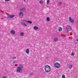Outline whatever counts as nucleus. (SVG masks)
<instances>
[{"mask_svg": "<svg viewBox=\"0 0 78 78\" xmlns=\"http://www.w3.org/2000/svg\"><path fill=\"white\" fill-rule=\"evenodd\" d=\"M23 68V66L21 65H20L19 67H17V70L16 71V72L17 73H19V72L22 73Z\"/></svg>", "mask_w": 78, "mask_h": 78, "instance_id": "obj_1", "label": "nucleus"}, {"mask_svg": "<svg viewBox=\"0 0 78 78\" xmlns=\"http://www.w3.org/2000/svg\"><path fill=\"white\" fill-rule=\"evenodd\" d=\"M44 69L45 70V72L47 73H48L50 72L51 70V68L50 66H49L48 65H47L44 68Z\"/></svg>", "mask_w": 78, "mask_h": 78, "instance_id": "obj_2", "label": "nucleus"}, {"mask_svg": "<svg viewBox=\"0 0 78 78\" xmlns=\"http://www.w3.org/2000/svg\"><path fill=\"white\" fill-rule=\"evenodd\" d=\"M54 67H56V68H59L60 67V64L58 63H55L54 64Z\"/></svg>", "mask_w": 78, "mask_h": 78, "instance_id": "obj_3", "label": "nucleus"}, {"mask_svg": "<svg viewBox=\"0 0 78 78\" xmlns=\"http://www.w3.org/2000/svg\"><path fill=\"white\" fill-rule=\"evenodd\" d=\"M19 16L20 17L22 18L23 16V12H20L19 14Z\"/></svg>", "mask_w": 78, "mask_h": 78, "instance_id": "obj_4", "label": "nucleus"}, {"mask_svg": "<svg viewBox=\"0 0 78 78\" xmlns=\"http://www.w3.org/2000/svg\"><path fill=\"white\" fill-rule=\"evenodd\" d=\"M66 29L68 31H70L72 30V28H71L70 26H68L67 27Z\"/></svg>", "mask_w": 78, "mask_h": 78, "instance_id": "obj_5", "label": "nucleus"}, {"mask_svg": "<svg viewBox=\"0 0 78 78\" xmlns=\"http://www.w3.org/2000/svg\"><path fill=\"white\" fill-rule=\"evenodd\" d=\"M14 17H15V15H9L7 17V19H9L10 18V19H11L12 18H13Z\"/></svg>", "mask_w": 78, "mask_h": 78, "instance_id": "obj_6", "label": "nucleus"}, {"mask_svg": "<svg viewBox=\"0 0 78 78\" xmlns=\"http://www.w3.org/2000/svg\"><path fill=\"white\" fill-rule=\"evenodd\" d=\"M69 20L70 21V22H71V23H73L74 22V20H73V19H72V18L71 17H69Z\"/></svg>", "mask_w": 78, "mask_h": 78, "instance_id": "obj_7", "label": "nucleus"}, {"mask_svg": "<svg viewBox=\"0 0 78 78\" xmlns=\"http://www.w3.org/2000/svg\"><path fill=\"white\" fill-rule=\"evenodd\" d=\"M26 52L27 54H29V53H30V50L29 49H27L26 50Z\"/></svg>", "mask_w": 78, "mask_h": 78, "instance_id": "obj_8", "label": "nucleus"}, {"mask_svg": "<svg viewBox=\"0 0 78 78\" xmlns=\"http://www.w3.org/2000/svg\"><path fill=\"white\" fill-rule=\"evenodd\" d=\"M21 23L22 25H23V26H24V27H27V25L25 24V23H23V22H21Z\"/></svg>", "mask_w": 78, "mask_h": 78, "instance_id": "obj_9", "label": "nucleus"}, {"mask_svg": "<svg viewBox=\"0 0 78 78\" xmlns=\"http://www.w3.org/2000/svg\"><path fill=\"white\" fill-rule=\"evenodd\" d=\"M26 9L25 8H22L20 9V11H22V12H23Z\"/></svg>", "mask_w": 78, "mask_h": 78, "instance_id": "obj_10", "label": "nucleus"}, {"mask_svg": "<svg viewBox=\"0 0 78 78\" xmlns=\"http://www.w3.org/2000/svg\"><path fill=\"white\" fill-rule=\"evenodd\" d=\"M73 67V65L72 64H70L69 66V69H71L72 67Z\"/></svg>", "mask_w": 78, "mask_h": 78, "instance_id": "obj_11", "label": "nucleus"}, {"mask_svg": "<svg viewBox=\"0 0 78 78\" xmlns=\"http://www.w3.org/2000/svg\"><path fill=\"white\" fill-rule=\"evenodd\" d=\"M34 29L36 30H38V29H39V28L37 26H35L34 27Z\"/></svg>", "mask_w": 78, "mask_h": 78, "instance_id": "obj_12", "label": "nucleus"}, {"mask_svg": "<svg viewBox=\"0 0 78 78\" xmlns=\"http://www.w3.org/2000/svg\"><path fill=\"white\" fill-rule=\"evenodd\" d=\"M58 38H55L54 40V42H57V41H58Z\"/></svg>", "mask_w": 78, "mask_h": 78, "instance_id": "obj_13", "label": "nucleus"}, {"mask_svg": "<svg viewBox=\"0 0 78 78\" xmlns=\"http://www.w3.org/2000/svg\"><path fill=\"white\" fill-rule=\"evenodd\" d=\"M11 32L13 34H15V31H14V30H12L11 31Z\"/></svg>", "mask_w": 78, "mask_h": 78, "instance_id": "obj_14", "label": "nucleus"}, {"mask_svg": "<svg viewBox=\"0 0 78 78\" xmlns=\"http://www.w3.org/2000/svg\"><path fill=\"white\" fill-rule=\"evenodd\" d=\"M20 35L21 36H24V33L23 32H21L20 33Z\"/></svg>", "mask_w": 78, "mask_h": 78, "instance_id": "obj_15", "label": "nucleus"}, {"mask_svg": "<svg viewBox=\"0 0 78 78\" xmlns=\"http://www.w3.org/2000/svg\"><path fill=\"white\" fill-rule=\"evenodd\" d=\"M46 20H47L48 22L50 21V18L49 17L47 18L46 19Z\"/></svg>", "mask_w": 78, "mask_h": 78, "instance_id": "obj_16", "label": "nucleus"}, {"mask_svg": "<svg viewBox=\"0 0 78 78\" xmlns=\"http://www.w3.org/2000/svg\"><path fill=\"white\" fill-rule=\"evenodd\" d=\"M27 23L31 24V23H32V21H27Z\"/></svg>", "mask_w": 78, "mask_h": 78, "instance_id": "obj_17", "label": "nucleus"}, {"mask_svg": "<svg viewBox=\"0 0 78 78\" xmlns=\"http://www.w3.org/2000/svg\"><path fill=\"white\" fill-rule=\"evenodd\" d=\"M58 30L59 31H62V28H61L59 27L58 29Z\"/></svg>", "mask_w": 78, "mask_h": 78, "instance_id": "obj_18", "label": "nucleus"}, {"mask_svg": "<svg viewBox=\"0 0 78 78\" xmlns=\"http://www.w3.org/2000/svg\"><path fill=\"white\" fill-rule=\"evenodd\" d=\"M39 3H40V4H41V5H42V4H43V2H42V1H40L39 2Z\"/></svg>", "mask_w": 78, "mask_h": 78, "instance_id": "obj_19", "label": "nucleus"}, {"mask_svg": "<svg viewBox=\"0 0 78 78\" xmlns=\"http://www.w3.org/2000/svg\"><path fill=\"white\" fill-rule=\"evenodd\" d=\"M62 78H66V77L65 76V75H62Z\"/></svg>", "mask_w": 78, "mask_h": 78, "instance_id": "obj_20", "label": "nucleus"}, {"mask_svg": "<svg viewBox=\"0 0 78 78\" xmlns=\"http://www.w3.org/2000/svg\"><path fill=\"white\" fill-rule=\"evenodd\" d=\"M50 2V0H47V4H48Z\"/></svg>", "mask_w": 78, "mask_h": 78, "instance_id": "obj_21", "label": "nucleus"}, {"mask_svg": "<svg viewBox=\"0 0 78 78\" xmlns=\"http://www.w3.org/2000/svg\"><path fill=\"white\" fill-rule=\"evenodd\" d=\"M58 4L59 5H62V3H61V2H59Z\"/></svg>", "mask_w": 78, "mask_h": 78, "instance_id": "obj_22", "label": "nucleus"}, {"mask_svg": "<svg viewBox=\"0 0 78 78\" xmlns=\"http://www.w3.org/2000/svg\"><path fill=\"white\" fill-rule=\"evenodd\" d=\"M71 56H74V53H73L71 54Z\"/></svg>", "mask_w": 78, "mask_h": 78, "instance_id": "obj_23", "label": "nucleus"}, {"mask_svg": "<svg viewBox=\"0 0 78 78\" xmlns=\"http://www.w3.org/2000/svg\"><path fill=\"white\" fill-rule=\"evenodd\" d=\"M2 78H7L6 76H5L4 77H2Z\"/></svg>", "mask_w": 78, "mask_h": 78, "instance_id": "obj_24", "label": "nucleus"}, {"mask_svg": "<svg viewBox=\"0 0 78 78\" xmlns=\"http://www.w3.org/2000/svg\"><path fill=\"white\" fill-rule=\"evenodd\" d=\"M5 2H9V1H10V0H5Z\"/></svg>", "mask_w": 78, "mask_h": 78, "instance_id": "obj_25", "label": "nucleus"}, {"mask_svg": "<svg viewBox=\"0 0 78 78\" xmlns=\"http://www.w3.org/2000/svg\"><path fill=\"white\" fill-rule=\"evenodd\" d=\"M13 62L14 64H15V63H16V61H13Z\"/></svg>", "mask_w": 78, "mask_h": 78, "instance_id": "obj_26", "label": "nucleus"}, {"mask_svg": "<svg viewBox=\"0 0 78 78\" xmlns=\"http://www.w3.org/2000/svg\"><path fill=\"white\" fill-rule=\"evenodd\" d=\"M30 75H33V73H30Z\"/></svg>", "mask_w": 78, "mask_h": 78, "instance_id": "obj_27", "label": "nucleus"}, {"mask_svg": "<svg viewBox=\"0 0 78 78\" xmlns=\"http://www.w3.org/2000/svg\"><path fill=\"white\" fill-rule=\"evenodd\" d=\"M13 59H16V57H14L12 58Z\"/></svg>", "mask_w": 78, "mask_h": 78, "instance_id": "obj_28", "label": "nucleus"}, {"mask_svg": "<svg viewBox=\"0 0 78 78\" xmlns=\"http://www.w3.org/2000/svg\"><path fill=\"white\" fill-rule=\"evenodd\" d=\"M24 22H27L28 21H26V20H24Z\"/></svg>", "mask_w": 78, "mask_h": 78, "instance_id": "obj_29", "label": "nucleus"}, {"mask_svg": "<svg viewBox=\"0 0 78 78\" xmlns=\"http://www.w3.org/2000/svg\"><path fill=\"white\" fill-rule=\"evenodd\" d=\"M77 42H78V38L76 39Z\"/></svg>", "mask_w": 78, "mask_h": 78, "instance_id": "obj_30", "label": "nucleus"}, {"mask_svg": "<svg viewBox=\"0 0 78 78\" xmlns=\"http://www.w3.org/2000/svg\"><path fill=\"white\" fill-rule=\"evenodd\" d=\"M24 0V1H25V0Z\"/></svg>", "mask_w": 78, "mask_h": 78, "instance_id": "obj_31", "label": "nucleus"}]
</instances>
